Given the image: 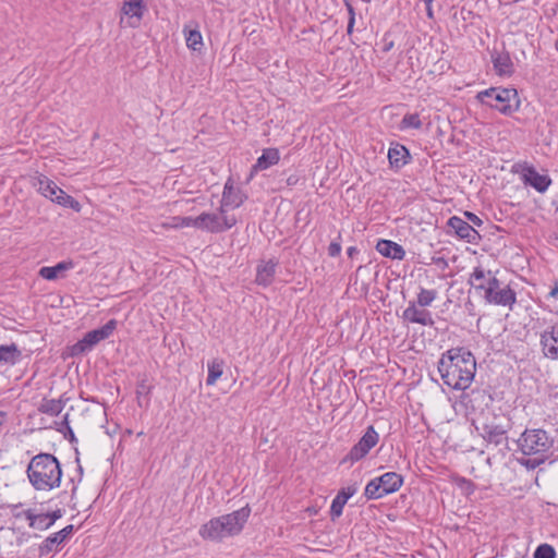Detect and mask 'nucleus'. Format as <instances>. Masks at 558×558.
Here are the masks:
<instances>
[{
  "label": "nucleus",
  "instance_id": "45",
  "mask_svg": "<svg viewBox=\"0 0 558 558\" xmlns=\"http://www.w3.org/2000/svg\"><path fill=\"white\" fill-rule=\"evenodd\" d=\"M48 517H49V522L51 523V525L62 517V511L60 509L51 512V513H46Z\"/></svg>",
  "mask_w": 558,
  "mask_h": 558
},
{
  "label": "nucleus",
  "instance_id": "50",
  "mask_svg": "<svg viewBox=\"0 0 558 558\" xmlns=\"http://www.w3.org/2000/svg\"><path fill=\"white\" fill-rule=\"evenodd\" d=\"M299 181V178L294 174L290 175L288 179H287V183L288 185H294L296 184Z\"/></svg>",
  "mask_w": 558,
  "mask_h": 558
},
{
  "label": "nucleus",
  "instance_id": "6",
  "mask_svg": "<svg viewBox=\"0 0 558 558\" xmlns=\"http://www.w3.org/2000/svg\"><path fill=\"white\" fill-rule=\"evenodd\" d=\"M555 440L543 428H526L518 439V446L524 456H545Z\"/></svg>",
  "mask_w": 558,
  "mask_h": 558
},
{
  "label": "nucleus",
  "instance_id": "52",
  "mask_svg": "<svg viewBox=\"0 0 558 558\" xmlns=\"http://www.w3.org/2000/svg\"><path fill=\"white\" fill-rule=\"evenodd\" d=\"M550 295H551L553 298H555L556 300H558V284H556V286L551 289V291H550Z\"/></svg>",
  "mask_w": 558,
  "mask_h": 558
},
{
  "label": "nucleus",
  "instance_id": "24",
  "mask_svg": "<svg viewBox=\"0 0 558 558\" xmlns=\"http://www.w3.org/2000/svg\"><path fill=\"white\" fill-rule=\"evenodd\" d=\"M381 488L385 489V495L392 494L402 486L403 477L402 475L396 472H387L380 476H378Z\"/></svg>",
  "mask_w": 558,
  "mask_h": 558
},
{
  "label": "nucleus",
  "instance_id": "26",
  "mask_svg": "<svg viewBox=\"0 0 558 558\" xmlns=\"http://www.w3.org/2000/svg\"><path fill=\"white\" fill-rule=\"evenodd\" d=\"M71 262H61L52 267H41L39 269V276L46 280H56L63 275L64 271L72 268Z\"/></svg>",
  "mask_w": 558,
  "mask_h": 558
},
{
  "label": "nucleus",
  "instance_id": "5",
  "mask_svg": "<svg viewBox=\"0 0 558 558\" xmlns=\"http://www.w3.org/2000/svg\"><path fill=\"white\" fill-rule=\"evenodd\" d=\"M476 98L484 105L509 116L519 109L518 93L513 88L492 87L482 90Z\"/></svg>",
  "mask_w": 558,
  "mask_h": 558
},
{
  "label": "nucleus",
  "instance_id": "20",
  "mask_svg": "<svg viewBox=\"0 0 558 558\" xmlns=\"http://www.w3.org/2000/svg\"><path fill=\"white\" fill-rule=\"evenodd\" d=\"M34 180V186L37 191L51 202H53V197L58 196L59 191H63L56 184V182L44 174L37 175Z\"/></svg>",
  "mask_w": 558,
  "mask_h": 558
},
{
  "label": "nucleus",
  "instance_id": "53",
  "mask_svg": "<svg viewBox=\"0 0 558 558\" xmlns=\"http://www.w3.org/2000/svg\"><path fill=\"white\" fill-rule=\"evenodd\" d=\"M76 462H77V463H80V459H78V457H77V456H76ZM77 471L80 472V475H82V474H83V468H82V465H81V464H78Z\"/></svg>",
  "mask_w": 558,
  "mask_h": 558
},
{
  "label": "nucleus",
  "instance_id": "14",
  "mask_svg": "<svg viewBox=\"0 0 558 558\" xmlns=\"http://www.w3.org/2000/svg\"><path fill=\"white\" fill-rule=\"evenodd\" d=\"M415 302H410L409 306L403 311L402 317L413 324H420L422 326L434 325V319L430 312L426 310H418Z\"/></svg>",
  "mask_w": 558,
  "mask_h": 558
},
{
  "label": "nucleus",
  "instance_id": "44",
  "mask_svg": "<svg viewBox=\"0 0 558 558\" xmlns=\"http://www.w3.org/2000/svg\"><path fill=\"white\" fill-rule=\"evenodd\" d=\"M341 253V244L339 242H331L328 246V254L336 257Z\"/></svg>",
  "mask_w": 558,
  "mask_h": 558
},
{
  "label": "nucleus",
  "instance_id": "31",
  "mask_svg": "<svg viewBox=\"0 0 558 558\" xmlns=\"http://www.w3.org/2000/svg\"><path fill=\"white\" fill-rule=\"evenodd\" d=\"M53 203L65 208H71L76 213H80L82 208L81 204L64 191H59L58 196L53 197Z\"/></svg>",
  "mask_w": 558,
  "mask_h": 558
},
{
  "label": "nucleus",
  "instance_id": "4",
  "mask_svg": "<svg viewBox=\"0 0 558 558\" xmlns=\"http://www.w3.org/2000/svg\"><path fill=\"white\" fill-rule=\"evenodd\" d=\"M511 427V418L506 414H493L492 416H486L482 422H480V425L475 426L476 430L488 445L501 447L505 450H509L508 433Z\"/></svg>",
  "mask_w": 558,
  "mask_h": 558
},
{
  "label": "nucleus",
  "instance_id": "17",
  "mask_svg": "<svg viewBox=\"0 0 558 558\" xmlns=\"http://www.w3.org/2000/svg\"><path fill=\"white\" fill-rule=\"evenodd\" d=\"M222 196L223 205L230 206L231 208L240 207L244 203V199L246 198V196L240 189L234 187L231 179H229L226 182Z\"/></svg>",
  "mask_w": 558,
  "mask_h": 558
},
{
  "label": "nucleus",
  "instance_id": "46",
  "mask_svg": "<svg viewBox=\"0 0 558 558\" xmlns=\"http://www.w3.org/2000/svg\"><path fill=\"white\" fill-rule=\"evenodd\" d=\"M433 263L442 269L448 267V262L445 257H433Z\"/></svg>",
  "mask_w": 558,
  "mask_h": 558
},
{
  "label": "nucleus",
  "instance_id": "12",
  "mask_svg": "<svg viewBox=\"0 0 558 558\" xmlns=\"http://www.w3.org/2000/svg\"><path fill=\"white\" fill-rule=\"evenodd\" d=\"M541 344L545 356L558 360V326H550L542 332Z\"/></svg>",
  "mask_w": 558,
  "mask_h": 558
},
{
  "label": "nucleus",
  "instance_id": "18",
  "mask_svg": "<svg viewBox=\"0 0 558 558\" xmlns=\"http://www.w3.org/2000/svg\"><path fill=\"white\" fill-rule=\"evenodd\" d=\"M376 250L385 257L402 260L405 257L404 248L390 240H379L376 244Z\"/></svg>",
  "mask_w": 558,
  "mask_h": 558
},
{
  "label": "nucleus",
  "instance_id": "43",
  "mask_svg": "<svg viewBox=\"0 0 558 558\" xmlns=\"http://www.w3.org/2000/svg\"><path fill=\"white\" fill-rule=\"evenodd\" d=\"M464 216L468 218L469 223H472V226L481 227L483 225V220L471 211H465Z\"/></svg>",
  "mask_w": 558,
  "mask_h": 558
},
{
  "label": "nucleus",
  "instance_id": "11",
  "mask_svg": "<svg viewBox=\"0 0 558 558\" xmlns=\"http://www.w3.org/2000/svg\"><path fill=\"white\" fill-rule=\"evenodd\" d=\"M447 226L454 231L459 239L464 240L471 244H478L481 234L471 223L464 221L462 218L452 216L449 218Z\"/></svg>",
  "mask_w": 558,
  "mask_h": 558
},
{
  "label": "nucleus",
  "instance_id": "28",
  "mask_svg": "<svg viewBox=\"0 0 558 558\" xmlns=\"http://www.w3.org/2000/svg\"><path fill=\"white\" fill-rule=\"evenodd\" d=\"M23 515L29 521V526L33 529L47 530L51 526L49 517L46 513L34 514V512L28 509L23 512Z\"/></svg>",
  "mask_w": 558,
  "mask_h": 558
},
{
  "label": "nucleus",
  "instance_id": "8",
  "mask_svg": "<svg viewBox=\"0 0 558 558\" xmlns=\"http://www.w3.org/2000/svg\"><path fill=\"white\" fill-rule=\"evenodd\" d=\"M486 303L507 306L512 310L517 302V293L509 286L501 288V282L494 276L482 290Z\"/></svg>",
  "mask_w": 558,
  "mask_h": 558
},
{
  "label": "nucleus",
  "instance_id": "51",
  "mask_svg": "<svg viewBox=\"0 0 558 558\" xmlns=\"http://www.w3.org/2000/svg\"><path fill=\"white\" fill-rule=\"evenodd\" d=\"M359 251L355 246H350L348 250H347V254L349 257H353L355 254H357Z\"/></svg>",
  "mask_w": 558,
  "mask_h": 558
},
{
  "label": "nucleus",
  "instance_id": "13",
  "mask_svg": "<svg viewBox=\"0 0 558 558\" xmlns=\"http://www.w3.org/2000/svg\"><path fill=\"white\" fill-rule=\"evenodd\" d=\"M73 525H66L57 533L48 536L39 546V555L46 556L50 554L57 546L64 543L73 533Z\"/></svg>",
  "mask_w": 558,
  "mask_h": 558
},
{
  "label": "nucleus",
  "instance_id": "15",
  "mask_svg": "<svg viewBox=\"0 0 558 558\" xmlns=\"http://www.w3.org/2000/svg\"><path fill=\"white\" fill-rule=\"evenodd\" d=\"M411 155L404 145L399 143L391 144L388 150V160L390 167L395 170L403 168L410 162Z\"/></svg>",
  "mask_w": 558,
  "mask_h": 558
},
{
  "label": "nucleus",
  "instance_id": "19",
  "mask_svg": "<svg viewBox=\"0 0 558 558\" xmlns=\"http://www.w3.org/2000/svg\"><path fill=\"white\" fill-rule=\"evenodd\" d=\"M495 275L492 270H486L482 266H476L473 268V271L470 274L468 279V283L476 291L482 292L485 289L486 284L490 281Z\"/></svg>",
  "mask_w": 558,
  "mask_h": 558
},
{
  "label": "nucleus",
  "instance_id": "35",
  "mask_svg": "<svg viewBox=\"0 0 558 558\" xmlns=\"http://www.w3.org/2000/svg\"><path fill=\"white\" fill-rule=\"evenodd\" d=\"M347 501L348 500L344 498V496H341L340 494L336 495L330 506V517L332 521L342 514L343 507Z\"/></svg>",
  "mask_w": 558,
  "mask_h": 558
},
{
  "label": "nucleus",
  "instance_id": "42",
  "mask_svg": "<svg viewBox=\"0 0 558 558\" xmlns=\"http://www.w3.org/2000/svg\"><path fill=\"white\" fill-rule=\"evenodd\" d=\"M347 8H348V12H349V21H348L347 32H348V34H351L353 31L354 23H355V13H354L353 7L350 3H347Z\"/></svg>",
  "mask_w": 558,
  "mask_h": 558
},
{
  "label": "nucleus",
  "instance_id": "49",
  "mask_svg": "<svg viewBox=\"0 0 558 558\" xmlns=\"http://www.w3.org/2000/svg\"><path fill=\"white\" fill-rule=\"evenodd\" d=\"M231 208L230 206H225L223 205V196L221 197V202H220V207H219V216L220 217H223V216H227L226 213L227 210Z\"/></svg>",
  "mask_w": 558,
  "mask_h": 558
},
{
  "label": "nucleus",
  "instance_id": "48",
  "mask_svg": "<svg viewBox=\"0 0 558 558\" xmlns=\"http://www.w3.org/2000/svg\"><path fill=\"white\" fill-rule=\"evenodd\" d=\"M395 44L392 40H387L386 38H384V46H383V51L384 52H388L390 51L392 48H393Z\"/></svg>",
  "mask_w": 558,
  "mask_h": 558
},
{
  "label": "nucleus",
  "instance_id": "39",
  "mask_svg": "<svg viewBox=\"0 0 558 558\" xmlns=\"http://www.w3.org/2000/svg\"><path fill=\"white\" fill-rule=\"evenodd\" d=\"M402 128L421 129L422 121L417 113L405 114L402 119Z\"/></svg>",
  "mask_w": 558,
  "mask_h": 558
},
{
  "label": "nucleus",
  "instance_id": "32",
  "mask_svg": "<svg viewBox=\"0 0 558 558\" xmlns=\"http://www.w3.org/2000/svg\"><path fill=\"white\" fill-rule=\"evenodd\" d=\"M384 490L385 489L381 488L378 477H375L367 483L365 490H364V496L368 500L379 499V498L386 496Z\"/></svg>",
  "mask_w": 558,
  "mask_h": 558
},
{
  "label": "nucleus",
  "instance_id": "23",
  "mask_svg": "<svg viewBox=\"0 0 558 558\" xmlns=\"http://www.w3.org/2000/svg\"><path fill=\"white\" fill-rule=\"evenodd\" d=\"M279 160L280 154L277 148L264 149L262 156L257 158L256 163L253 166V171L266 170L269 167L277 165Z\"/></svg>",
  "mask_w": 558,
  "mask_h": 558
},
{
  "label": "nucleus",
  "instance_id": "36",
  "mask_svg": "<svg viewBox=\"0 0 558 558\" xmlns=\"http://www.w3.org/2000/svg\"><path fill=\"white\" fill-rule=\"evenodd\" d=\"M59 425L60 426L58 427V430L64 435V438H66L72 444L77 442L74 432L69 424V413L63 416Z\"/></svg>",
  "mask_w": 558,
  "mask_h": 558
},
{
  "label": "nucleus",
  "instance_id": "9",
  "mask_svg": "<svg viewBox=\"0 0 558 558\" xmlns=\"http://www.w3.org/2000/svg\"><path fill=\"white\" fill-rule=\"evenodd\" d=\"M192 222L196 229H201L210 233H221L235 226L236 218L234 216L220 217L217 214L203 213L195 217Z\"/></svg>",
  "mask_w": 558,
  "mask_h": 558
},
{
  "label": "nucleus",
  "instance_id": "47",
  "mask_svg": "<svg viewBox=\"0 0 558 558\" xmlns=\"http://www.w3.org/2000/svg\"><path fill=\"white\" fill-rule=\"evenodd\" d=\"M425 2V5H426V14L429 19H433L434 17V14H433V9H432V2L433 0H424Z\"/></svg>",
  "mask_w": 558,
  "mask_h": 558
},
{
  "label": "nucleus",
  "instance_id": "38",
  "mask_svg": "<svg viewBox=\"0 0 558 558\" xmlns=\"http://www.w3.org/2000/svg\"><path fill=\"white\" fill-rule=\"evenodd\" d=\"M534 558H556V551L549 544H541L534 551Z\"/></svg>",
  "mask_w": 558,
  "mask_h": 558
},
{
  "label": "nucleus",
  "instance_id": "2",
  "mask_svg": "<svg viewBox=\"0 0 558 558\" xmlns=\"http://www.w3.org/2000/svg\"><path fill=\"white\" fill-rule=\"evenodd\" d=\"M251 514L248 506L242 507L231 513L210 519L204 523L198 531L203 539L210 542H222L228 537L239 535Z\"/></svg>",
  "mask_w": 558,
  "mask_h": 558
},
{
  "label": "nucleus",
  "instance_id": "10",
  "mask_svg": "<svg viewBox=\"0 0 558 558\" xmlns=\"http://www.w3.org/2000/svg\"><path fill=\"white\" fill-rule=\"evenodd\" d=\"M379 440L378 433L374 426H368L365 434L361 439L351 448L348 454L343 458L342 462L354 463L367 456L373 447L377 445Z\"/></svg>",
  "mask_w": 558,
  "mask_h": 558
},
{
  "label": "nucleus",
  "instance_id": "29",
  "mask_svg": "<svg viewBox=\"0 0 558 558\" xmlns=\"http://www.w3.org/2000/svg\"><path fill=\"white\" fill-rule=\"evenodd\" d=\"M208 375L206 378V384L208 386H213L216 381L221 377L223 373V361L219 359H214L207 364Z\"/></svg>",
  "mask_w": 558,
  "mask_h": 558
},
{
  "label": "nucleus",
  "instance_id": "55",
  "mask_svg": "<svg viewBox=\"0 0 558 558\" xmlns=\"http://www.w3.org/2000/svg\"><path fill=\"white\" fill-rule=\"evenodd\" d=\"M2 530V526H0V531Z\"/></svg>",
  "mask_w": 558,
  "mask_h": 558
},
{
  "label": "nucleus",
  "instance_id": "7",
  "mask_svg": "<svg viewBox=\"0 0 558 558\" xmlns=\"http://www.w3.org/2000/svg\"><path fill=\"white\" fill-rule=\"evenodd\" d=\"M116 328L117 320L110 319L102 327L86 332L81 340L70 347V355L80 356L92 351L100 341L108 339Z\"/></svg>",
  "mask_w": 558,
  "mask_h": 558
},
{
  "label": "nucleus",
  "instance_id": "34",
  "mask_svg": "<svg viewBox=\"0 0 558 558\" xmlns=\"http://www.w3.org/2000/svg\"><path fill=\"white\" fill-rule=\"evenodd\" d=\"M436 298H437L436 290H428V289L421 288V290L417 294L416 304L421 307H427L436 300Z\"/></svg>",
  "mask_w": 558,
  "mask_h": 558
},
{
  "label": "nucleus",
  "instance_id": "16",
  "mask_svg": "<svg viewBox=\"0 0 558 558\" xmlns=\"http://www.w3.org/2000/svg\"><path fill=\"white\" fill-rule=\"evenodd\" d=\"M523 180L525 184L531 185L539 193L546 192L551 183L549 177L539 174L534 167H526L524 169Z\"/></svg>",
  "mask_w": 558,
  "mask_h": 558
},
{
  "label": "nucleus",
  "instance_id": "22",
  "mask_svg": "<svg viewBox=\"0 0 558 558\" xmlns=\"http://www.w3.org/2000/svg\"><path fill=\"white\" fill-rule=\"evenodd\" d=\"M22 360V352L15 343L0 345V366H13Z\"/></svg>",
  "mask_w": 558,
  "mask_h": 558
},
{
  "label": "nucleus",
  "instance_id": "37",
  "mask_svg": "<svg viewBox=\"0 0 558 558\" xmlns=\"http://www.w3.org/2000/svg\"><path fill=\"white\" fill-rule=\"evenodd\" d=\"M545 456H535L534 458H519L518 462L527 470H534L545 462Z\"/></svg>",
  "mask_w": 558,
  "mask_h": 558
},
{
  "label": "nucleus",
  "instance_id": "54",
  "mask_svg": "<svg viewBox=\"0 0 558 558\" xmlns=\"http://www.w3.org/2000/svg\"><path fill=\"white\" fill-rule=\"evenodd\" d=\"M3 415H4V414H3L2 412H0V425L2 424V417H3Z\"/></svg>",
  "mask_w": 558,
  "mask_h": 558
},
{
  "label": "nucleus",
  "instance_id": "33",
  "mask_svg": "<svg viewBox=\"0 0 558 558\" xmlns=\"http://www.w3.org/2000/svg\"><path fill=\"white\" fill-rule=\"evenodd\" d=\"M185 40L186 46L194 51H198L203 47V37L201 32L197 29H190L189 32H186Z\"/></svg>",
  "mask_w": 558,
  "mask_h": 558
},
{
  "label": "nucleus",
  "instance_id": "3",
  "mask_svg": "<svg viewBox=\"0 0 558 558\" xmlns=\"http://www.w3.org/2000/svg\"><path fill=\"white\" fill-rule=\"evenodd\" d=\"M26 474L36 490H51L60 486L62 469L53 454L41 452L31 459Z\"/></svg>",
  "mask_w": 558,
  "mask_h": 558
},
{
  "label": "nucleus",
  "instance_id": "27",
  "mask_svg": "<svg viewBox=\"0 0 558 558\" xmlns=\"http://www.w3.org/2000/svg\"><path fill=\"white\" fill-rule=\"evenodd\" d=\"M64 405L65 402L62 399L44 398L38 405V411L50 416H57L62 412Z\"/></svg>",
  "mask_w": 558,
  "mask_h": 558
},
{
  "label": "nucleus",
  "instance_id": "25",
  "mask_svg": "<svg viewBox=\"0 0 558 558\" xmlns=\"http://www.w3.org/2000/svg\"><path fill=\"white\" fill-rule=\"evenodd\" d=\"M494 69L499 75H510L513 72V64L508 52L492 56Z\"/></svg>",
  "mask_w": 558,
  "mask_h": 558
},
{
  "label": "nucleus",
  "instance_id": "41",
  "mask_svg": "<svg viewBox=\"0 0 558 558\" xmlns=\"http://www.w3.org/2000/svg\"><path fill=\"white\" fill-rule=\"evenodd\" d=\"M357 492V485L356 484H352V485H349L347 487H343L341 488L338 494H340L341 496H344V498L347 500H349L353 495H355Z\"/></svg>",
  "mask_w": 558,
  "mask_h": 558
},
{
  "label": "nucleus",
  "instance_id": "40",
  "mask_svg": "<svg viewBox=\"0 0 558 558\" xmlns=\"http://www.w3.org/2000/svg\"><path fill=\"white\" fill-rule=\"evenodd\" d=\"M194 218L192 217H173L171 225L172 227L179 228V227H194V223L192 222Z\"/></svg>",
  "mask_w": 558,
  "mask_h": 558
},
{
  "label": "nucleus",
  "instance_id": "30",
  "mask_svg": "<svg viewBox=\"0 0 558 558\" xmlns=\"http://www.w3.org/2000/svg\"><path fill=\"white\" fill-rule=\"evenodd\" d=\"M143 10V0H124L123 2L122 12L130 17L142 19Z\"/></svg>",
  "mask_w": 558,
  "mask_h": 558
},
{
  "label": "nucleus",
  "instance_id": "21",
  "mask_svg": "<svg viewBox=\"0 0 558 558\" xmlns=\"http://www.w3.org/2000/svg\"><path fill=\"white\" fill-rule=\"evenodd\" d=\"M277 263L269 259L258 265L255 281L257 284L268 287L271 284L276 274Z\"/></svg>",
  "mask_w": 558,
  "mask_h": 558
},
{
  "label": "nucleus",
  "instance_id": "1",
  "mask_svg": "<svg viewBox=\"0 0 558 558\" xmlns=\"http://www.w3.org/2000/svg\"><path fill=\"white\" fill-rule=\"evenodd\" d=\"M438 372L445 385L456 390L470 387L476 372V361L464 347L451 348L441 354Z\"/></svg>",
  "mask_w": 558,
  "mask_h": 558
}]
</instances>
